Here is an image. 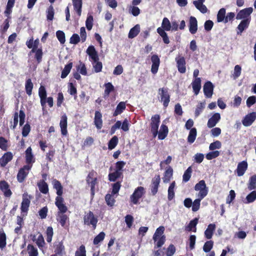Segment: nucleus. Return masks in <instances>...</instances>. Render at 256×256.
I'll return each instance as SVG.
<instances>
[{
	"mask_svg": "<svg viewBox=\"0 0 256 256\" xmlns=\"http://www.w3.org/2000/svg\"><path fill=\"white\" fill-rule=\"evenodd\" d=\"M38 96L40 98V102L42 109L44 110L46 107V104L48 103L50 108L54 106V99L52 96L46 97L47 93L45 87L40 86L38 89Z\"/></svg>",
	"mask_w": 256,
	"mask_h": 256,
	"instance_id": "nucleus-1",
	"label": "nucleus"
},
{
	"mask_svg": "<svg viewBox=\"0 0 256 256\" xmlns=\"http://www.w3.org/2000/svg\"><path fill=\"white\" fill-rule=\"evenodd\" d=\"M62 207L56 206L58 210L56 216V220L62 227L66 228L68 226V224L66 225V223L68 224L69 222V218L65 214L68 210V208L65 203H62Z\"/></svg>",
	"mask_w": 256,
	"mask_h": 256,
	"instance_id": "nucleus-2",
	"label": "nucleus"
},
{
	"mask_svg": "<svg viewBox=\"0 0 256 256\" xmlns=\"http://www.w3.org/2000/svg\"><path fill=\"white\" fill-rule=\"evenodd\" d=\"M53 187L56 190L58 196L55 199V205L58 207H62V204L64 203V200L62 196L63 194V187L60 182L56 179L52 180Z\"/></svg>",
	"mask_w": 256,
	"mask_h": 256,
	"instance_id": "nucleus-3",
	"label": "nucleus"
},
{
	"mask_svg": "<svg viewBox=\"0 0 256 256\" xmlns=\"http://www.w3.org/2000/svg\"><path fill=\"white\" fill-rule=\"evenodd\" d=\"M164 228L160 226L156 230L154 236L153 240L156 242L155 248H160L166 242V236L164 235Z\"/></svg>",
	"mask_w": 256,
	"mask_h": 256,
	"instance_id": "nucleus-4",
	"label": "nucleus"
},
{
	"mask_svg": "<svg viewBox=\"0 0 256 256\" xmlns=\"http://www.w3.org/2000/svg\"><path fill=\"white\" fill-rule=\"evenodd\" d=\"M98 219L94 212L88 211L84 217V224L88 226H92L93 230L96 228Z\"/></svg>",
	"mask_w": 256,
	"mask_h": 256,
	"instance_id": "nucleus-5",
	"label": "nucleus"
},
{
	"mask_svg": "<svg viewBox=\"0 0 256 256\" xmlns=\"http://www.w3.org/2000/svg\"><path fill=\"white\" fill-rule=\"evenodd\" d=\"M160 96V100L162 102L164 106L166 108L168 106L170 102V95L167 88H160L158 90Z\"/></svg>",
	"mask_w": 256,
	"mask_h": 256,
	"instance_id": "nucleus-6",
	"label": "nucleus"
},
{
	"mask_svg": "<svg viewBox=\"0 0 256 256\" xmlns=\"http://www.w3.org/2000/svg\"><path fill=\"white\" fill-rule=\"evenodd\" d=\"M160 123V116L159 114H156L152 116L150 126L151 132L154 138L158 135Z\"/></svg>",
	"mask_w": 256,
	"mask_h": 256,
	"instance_id": "nucleus-7",
	"label": "nucleus"
},
{
	"mask_svg": "<svg viewBox=\"0 0 256 256\" xmlns=\"http://www.w3.org/2000/svg\"><path fill=\"white\" fill-rule=\"evenodd\" d=\"M144 194V188L142 186H138L130 196L131 202L134 204H138L139 200L142 197Z\"/></svg>",
	"mask_w": 256,
	"mask_h": 256,
	"instance_id": "nucleus-8",
	"label": "nucleus"
},
{
	"mask_svg": "<svg viewBox=\"0 0 256 256\" xmlns=\"http://www.w3.org/2000/svg\"><path fill=\"white\" fill-rule=\"evenodd\" d=\"M194 190L199 191L198 196L204 198L208 193V188L206 187L205 181L204 180H200L194 186Z\"/></svg>",
	"mask_w": 256,
	"mask_h": 256,
	"instance_id": "nucleus-9",
	"label": "nucleus"
},
{
	"mask_svg": "<svg viewBox=\"0 0 256 256\" xmlns=\"http://www.w3.org/2000/svg\"><path fill=\"white\" fill-rule=\"evenodd\" d=\"M175 61L178 70L180 74H184L186 72V61L185 58L182 54H178L176 58Z\"/></svg>",
	"mask_w": 256,
	"mask_h": 256,
	"instance_id": "nucleus-10",
	"label": "nucleus"
},
{
	"mask_svg": "<svg viewBox=\"0 0 256 256\" xmlns=\"http://www.w3.org/2000/svg\"><path fill=\"white\" fill-rule=\"evenodd\" d=\"M32 198L31 195L28 194L27 192H24L22 194V200L20 206L22 212H27L30 204V200Z\"/></svg>",
	"mask_w": 256,
	"mask_h": 256,
	"instance_id": "nucleus-11",
	"label": "nucleus"
},
{
	"mask_svg": "<svg viewBox=\"0 0 256 256\" xmlns=\"http://www.w3.org/2000/svg\"><path fill=\"white\" fill-rule=\"evenodd\" d=\"M31 168L30 166L24 165L20 169L17 174V180L19 182H22L24 180Z\"/></svg>",
	"mask_w": 256,
	"mask_h": 256,
	"instance_id": "nucleus-12",
	"label": "nucleus"
},
{
	"mask_svg": "<svg viewBox=\"0 0 256 256\" xmlns=\"http://www.w3.org/2000/svg\"><path fill=\"white\" fill-rule=\"evenodd\" d=\"M160 177L159 174L156 175L152 180V183L150 185V189L151 194L152 196H155L158 190L160 184Z\"/></svg>",
	"mask_w": 256,
	"mask_h": 256,
	"instance_id": "nucleus-13",
	"label": "nucleus"
},
{
	"mask_svg": "<svg viewBox=\"0 0 256 256\" xmlns=\"http://www.w3.org/2000/svg\"><path fill=\"white\" fill-rule=\"evenodd\" d=\"M0 190L3 192L5 197L10 198L12 195V192L8 182L4 180L0 181Z\"/></svg>",
	"mask_w": 256,
	"mask_h": 256,
	"instance_id": "nucleus-14",
	"label": "nucleus"
},
{
	"mask_svg": "<svg viewBox=\"0 0 256 256\" xmlns=\"http://www.w3.org/2000/svg\"><path fill=\"white\" fill-rule=\"evenodd\" d=\"M214 86L210 81H207L205 82L203 86L204 94L206 98H210L212 96Z\"/></svg>",
	"mask_w": 256,
	"mask_h": 256,
	"instance_id": "nucleus-15",
	"label": "nucleus"
},
{
	"mask_svg": "<svg viewBox=\"0 0 256 256\" xmlns=\"http://www.w3.org/2000/svg\"><path fill=\"white\" fill-rule=\"evenodd\" d=\"M252 11V8H245L240 10L236 14V18L237 20H244L250 18V15Z\"/></svg>",
	"mask_w": 256,
	"mask_h": 256,
	"instance_id": "nucleus-16",
	"label": "nucleus"
},
{
	"mask_svg": "<svg viewBox=\"0 0 256 256\" xmlns=\"http://www.w3.org/2000/svg\"><path fill=\"white\" fill-rule=\"evenodd\" d=\"M256 119V112H252L246 114L242 120V124L245 126L252 125Z\"/></svg>",
	"mask_w": 256,
	"mask_h": 256,
	"instance_id": "nucleus-17",
	"label": "nucleus"
},
{
	"mask_svg": "<svg viewBox=\"0 0 256 256\" xmlns=\"http://www.w3.org/2000/svg\"><path fill=\"white\" fill-rule=\"evenodd\" d=\"M248 168V164L246 160H243L241 162H240L238 164L237 168L236 170V173L238 176H242L247 170Z\"/></svg>",
	"mask_w": 256,
	"mask_h": 256,
	"instance_id": "nucleus-18",
	"label": "nucleus"
},
{
	"mask_svg": "<svg viewBox=\"0 0 256 256\" xmlns=\"http://www.w3.org/2000/svg\"><path fill=\"white\" fill-rule=\"evenodd\" d=\"M152 65L151 72L153 74L157 73L160 64V59L157 54H153L151 57Z\"/></svg>",
	"mask_w": 256,
	"mask_h": 256,
	"instance_id": "nucleus-19",
	"label": "nucleus"
},
{
	"mask_svg": "<svg viewBox=\"0 0 256 256\" xmlns=\"http://www.w3.org/2000/svg\"><path fill=\"white\" fill-rule=\"evenodd\" d=\"M25 153L26 165L30 166L31 168H32V164L35 162V158L32 153V149L30 146L27 148Z\"/></svg>",
	"mask_w": 256,
	"mask_h": 256,
	"instance_id": "nucleus-20",
	"label": "nucleus"
},
{
	"mask_svg": "<svg viewBox=\"0 0 256 256\" xmlns=\"http://www.w3.org/2000/svg\"><path fill=\"white\" fill-rule=\"evenodd\" d=\"M67 121L68 118L66 115V114H63L60 118V122L61 133L62 136H66L68 134Z\"/></svg>",
	"mask_w": 256,
	"mask_h": 256,
	"instance_id": "nucleus-21",
	"label": "nucleus"
},
{
	"mask_svg": "<svg viewBox=\"0 0 256 256\" xmlns=\"http://www.w3.org/2000/svg\"><path fill=\"white\" fill-rule=\"evenodd\" d=\"M96 172L94 171V170H92L90 171L86 178V183L90 185V189H95V186L98 184V178H94V179H92V180H90V178L92 177V176H96Z\"/></svg>",
	"mask_w": 256,
	"mask_h": 256,
	"instance_id": "nucleus-22",
	"label": "nucleus"
},
{
	"mask_svg": "<svg viewBox=\"0 0 256 256\" xmlns=\"http://www.w3.org/2000/svg\"><path fill=\"white\" fill-rule=\"evenodd\" d=\"M220 115L219 113L214 114L210 118L207 123V126L208 128H214L220 120Z\"/></svg>",
	"mask_w": 256,
	"mask_h": 256,
	"instance_id": "nucleus-23",
	"label": "nucleus"
},
{
	"mask_svg": "<svg viewBox=\"0 0 256 256\" xmlns=\"http://www.w3.org/2000/svg\"><path fill=\"white\" fill-rule=\"evenodd\" d=\"M251 20V18H246L244 20H242L240 24L238 25L237 27L238 31L237 34H240L246 28H247L250 24Z\"/></svg>",
	"mask_w": 256,
	"mask_h": 256,
	"instance_id": "nucleus-24",
	"label": "nucleus"
},
{
	"mask_svg": "<svg viewBox=\"0 0 256 256\" xmlns=\"http://www.w3.org/2000/svg\"><path fill=\"white\" fill-rule=\"evenodd\" d=\"M189 31L194 34H195L198 30V21L196 18L194 16H190L189 21Z\"/></svg>",
	"mask_w": 256,
	"mask_h": 256,
	"instance_id": "nucleus-25",
	"label": "nucleus"
},
{
	"mask_svg": "<svg viewBox=\"0 0 256 256\" xmlns=\"http://www.w3.org/2000/svg\"><path fill=\"white\" fill-rule=\"evenodd\" d=\"M13 156L10 152H8L4 154L0 159V165L2 167H4L7 164L12 160Z\"/></svg>",
	"mask_w": 256,
	"mask_h": 256,
	"instance_id": "nucleus-26",
	"label": "nucleus"
},
{
	"mask_svg": "<svg viewBox=\"0 0 256 256\" xmlns=\"http://www.w3.org/2000/svg\"><path fill=\"white\" fill-rule=\"evenodd\" d=\"M94 124L96 128L100 130L102 128V114L98 110L95 112L94 118Z\"/></svg>",
	"mask_w": 256,
	"mask_h": 256,
	"instance_id": "nucleus-27",
	"label": "nucleus"
},
{
	"mask_svg": "<svg viewBox=\"0 0 256 256\" xmlns=\"http://www.w3.org/2000/svg\"><path fill=\"white\" fill-rule=\"evenodd\" d=\"M86 53L94 62L99 60L98 52L94 46H89L86 50Z\"/></svg>",
	"mask_w": 256,
	"mask_h": 256,
	"instance_id": "nucleus-28",
	"label": "nucleus"
},
{
	"mask_svg": "<svg viewBox=\"0 0 256 256\" xmlns=\"http://www.w3.org/2000/svg\"><path fill=\"white\" fill-rule=\"evenodd\" d=\"M86 53L94 62L99 60L98 52L94 46H89L86 50Z\"/></svg>",
	"mask_w": 256,
	"mask_h": 256,
	"instance_id": "nucleus-29",
	"label": "nucleus"
},
{
	"mask_svg": "<svg viewBox=\"0 0 256 256\" xmlns=\"http://www.w3.org/2000/svg\"><path fill=\"white\" fill-rule=\"evenodd\" d=\"M216 228L214 224H210L208 225L207 228L204 231V236L207 239H210Z\"/></svg>",
	"mask_w": 256,
	"mask_h": 256,
	"instance_id": "nucleus-30",
	"label": "nucleus"
},
{
	"mask_svg": "<svg viewBox=\"0 0 256 256\" xmlns=\"http://www.w3.org/2000/svg\"><path fill=\"white\" fill-rule=\"evenodd\" d=\"M192 87L194 92L196 96L198 95L201 88V79L200 78H196L192 82Z\"/></svg>",
	"mask_w": 256,
	"mask_h": 256,
	"instance_id": "nucleus-31",
	"label": "nucleus"
},
{
	"mask_svg": "<svg viewBox=\"0 0 256 256\" xmlns=\"http://www.w3.org/2000/svg\"><path fill=\"white\" fill-rule=\"evenodd\" d=\"M74 10L76 11L78 16H80L82 14V0H72Z\"/></svg>",
	"mask_w": 256,
	"mask_h": 256,
	"instance_id": "nucleus-32",
	"label": "nucleus"
},
{
	"mask_svg": "<svg viewBox=\"0 0 256 256\" xmlns=\"http://www.w3.org/2000/svg\"><path fill=\"white\" fill-rule=\"evenodd\" d=\"M168 126L165 124H162L160 130L158 132V138L160 140L164 139L168 134Z\"/></svg>",
	"mask_w": 256,
	"mask_h": 256,
	"instance_id": "nucleus-33",
	"label": "nucleus"
},
{
	"mask_svg": "<svg viewBox=\"0 0 256 256\" xmlns=\"http://www.w3.org/2000/svg\"><path fill=\"white\" fill-rule=\"evenodd\" d=\"M126 102H121L116 106V109L113 113V116H116L118 114H121L126 108Z\"/></svg>",
	"mask_w": 256,
	"mask_h": 256,
	"instance_id": "nucleus-34",
	"label": "nucleus"
},
{
	"mask_svg": "<svg viewBox=\"0 0 256 256\" xmlns=\"http://www.w3.org/2000/svg\"><path fill=\"white\" fill-rule=\"evenodd\" d=\"M38 186L40 191L43 194H47L48 193V184L44 180H40L38 183Z\"/></svg>",
	"mask_w": 256,
	"mask_h": 256,
	"instance_id": "nucleus-35",
	"label": "nucleus"
},
{
	"mask_svg": "<svg viewBox=\"0 0 256 256\" xmlns=\"http://www.w3.org/2000/svg\"><path fill=\"white\" fill-rule=\"evenodd\" d=\"M172 174H173V170L170 166H169L166 170V171L164 173V176L162 178L164 182V183L168 182L170 181L172 177Z\"/></svg>",
	"mask_w": 256,
	"mask_h": 256,
	"instance_id": "nucleus-36",
	"label": "nucleus"
},
{
	"mask_svg": "<svg viewBox=\"0 0 256 256\" xmlns=\"http://www.w3.org/2000/svg\"><path fill=\"white\" fill-rule=\"evenodd\" d=\"M73 64L71 62H69L68 63L64 66V70L62 72L61 78H66L70 72V70L72 67Z\"/></svg>",
	"mask_w": 256,
	"mask_h": 256,
	"instance_id": "nucleus-37",
	"label": "nucleus"
},
{
	"mask_svg": "<svg viewBox=\"0 0 256 256\" xmlns=\"http://www.w3.org/2000/svg\"><path fill=\"white\" fill-rule=\"evenodd\" d=\"M157 32L159 34V35L162 38V40L164 42L165 44H168L170 42L169 40V38L166 34V32L164 31V30L159 27L156 30Z\"/></svg>",
	"mask_w": 256,
	"mask_h": 256,
	"instance_id": "nucleus-38",
	"label": "nucleus"
},
{
	"mask_svg": "<svg viewBox=\"0 0 256 256\" xmlns=\"http://www.w3.org/2000/svg\"><path fill=\"white\" fill-rule=\"evenodd\" d=\"M34 88L33 83L30 78H28L26 81L25 90L26 94L28 96H30L32 94V90Z\"/></svg>",
	"mask_w": 256,
	"mask_h": 256,
	"instance_id": "nucleus-39",
	"label": "nucleus"
},
{
	"mask_svg": "<svg viewBox=\"0 0 256 256\" xmlns=\"http://www.w3.org/2000/svg\"><path fill=\"white\" fill-rule=\"evenodd\" d=\"M31 53H34V58L36 60L38 64L40 63L42 61L43 52L42 48L35 50L34 52H30V54Z\"/></svg>",
	"mask_w": 256,
	"mask_h": 256,
	"instance_id": "nucleus-40",
	"label": "nucleus"
},
{
	"mask_svg": "<svg viewBox=\"0 0 256 256\" xmlns=\"http://www.w3.org/2000/svg\"><path fill=\"white\" fill-rule=\"evenodd\" d=\"M140 32V26L138 24H136L130 30L128 36L130 38H134L138 35Z\"/></svg>",
	"mask_w": 256,
	"mask_h": 256,
	"instance_id": "nucleus-41",
	"label": "nucleus"
},
{
	"mask_svg": "<svg viewBox=\"0 0 256 256\" xmlns=\"http://www.w3.org/2000/svg\"><path fill=\"white\" fill-rule=\"evenodd\" d=\"M196 129L195 128H191L188 137V142L190 144H192L196 138Z\"/></svg>",
	"mask_w": 256,
	"mask_h": 256,
	"instance_id": "nucleus-42",
	"label": "nucleus"
},
{
	"mask_svg": "<svg viewBox=\"0 0 256 256\" xmlns=\"http://www.w3.org/2000/svg\"><path fill=\"white\" fill-rule=\"evenodd\" d=\"M248 188L249 190H252L256 188V174L250 178L248 184Z\"/></svg>",
	"mask_w": 256,
	"mask_h": 256,
	"instance_id": "nucleus-43",
	"label": "nucleus"
},
{
	"mask_svg": "<svg viewBox=\"0 0 256 256\" xmlns=\"http://www.w3.org/2000/svg\"><path fill=\"white\" fill-rule=\"evenodd\" d=\"M27 252L29 256H38V252L36 247L31 244L27 246Z\"/></svg>",
	"mask_w": 256,
	"mask_h": 256,
	"instance_id": "nucleus-44",
	"label": "nucleus"
},
{
	"mask_svg": "<svg viewBox=\"0 0 256 256\" xmlns=\"http://www.w3.org/2000/svg\"><path fill=\"white\" fill-rule=\"evenodd\" d=\"M175 185V182H173L170 184L168 187V198L169 200H172L174 198L175 194L174 188Z\"/></svg>",
	"mask_w": 256,
	"mask_h": 256,
	"instance_id": "nucleus-45",
	"label": "nucleus"
},
{
	"mask_svg": "<svg viewBox=\"0 0 256 256\" xmlns=\"http://www.w3.org/2000/svg\"><path fill=\"white\" fill-rule=\"evenodd\" d=\"M198 222V218H195L190 221L189 224L186 227V230L188 232L192 230V228H194L193 232H196V226Z\"/></svg>",
	"mask_w": 256,
	"mask_h": 256,
	"instance_id": "nucleus-46",
	"label": "nucleus"
},
{
	"mask_svg": "<svg viewBox=\"0 0 256 256\" xmlns=\"http://www.w3.org/2000/svg\"><path fill=\"white\" fill-rule=\"evenodd\" d=\"M226 10L224 8H222L218 10L217 14V22H224L226 16Z\"/></svg>",
	"mask_w": 256,
	"mask_h": 256,
	"instance_id": "nucleus-47",
	"label": "nucleus"
},
{
	"mask_svg": "<svg viewBox=\"0 0 256 256\" xmlns=\"http://www.w3.org/2000/svg\"><path fill=\"white\" fill-rule=\"evenodd\" d=\"M122 176H123L122 172H118L114 171L113 172L110 173L108 174V180L110 182H115L116 180L120 178Z\"/></svg>",
	"mask_w": 256,
	"mask_h": 256,
	"instance_id": "nucleus-48",
	"label": "nucleus"
},
{
	"mask_svg": "<svg viewBox=\"0 0 256 256\" xmlns=\"http://www.w3.org/2000/svg\"><path fill=\"white\" fill-rule=\"evenodd\" d=\"M204 2H198L196 0L193 2V4L196 8L198 10L202 13L205 14L208 11L206 6L203 4Z\"/></svg>",
	"mask_w": 256,
	"mask_h": 256,
	"instance_id": "nucleus-49",
	"label": "nucleus"
},
{
	"mask_svg": "<svg viewBox=\"0 0 256 256\" xmlns=\"http://www.w3.org/2000/svg\"><path fill=\"white\" fill-rule=\"evenodd\" d=\"M192 170L191 166H189L184 172L182 176V181L184 182H188L190 178Z\"/></svg>",
	"mask_w": 256,
	"mask_h": 256,
	"instance_id": "nucleus-50",
	"label": "nucleus"
},
{
	"mask_svg": "<svg viewBox=\"0 0 256 256\" xmlns=\"http://www.w3.org/2000/svg\"><path fill=\"white\" fill-rule=\"evenodd\" d=\"M8 147V141L5 138L0 136V148L3 151H6Z\"/></svg>",
	"mask_w": 256,
	"mask_h": 256,
	"instance_id": "nucleus-51",
	"label": "nucleus"
},
{
	"mask_svg": "<svg viewBox=\"0 0 256 256\" xmlns=\"http://www.w3.org/2000/svg\"><path fill=\"white\" fill-rule=\"evenodd\" d=\"M198 197V198L192 202V210L194 212L198 211L200 209V201L204 198L200 196Z\"/></svg>",
	"mask_w": 256,
	"mask_h": 256,
	"instance_id": "nucleus-52",
	"label": "nucleus"
},
{
	"mask_svg": "<svg viewBox=\"0 0 256 256\" xmlns=\"http://www.w3.org/2000/svg\"><path fill=\"white\" fill-rule=\"evenodd\" d=\"M113 195L114 194H108L105 196L106 202L107 205L110 207L112 206L116 202V200H114Z\"/></svg>",
	"mask_w": 256,
	"mask_h": 256,
	"instance_id": "nucleus-53",
	"label": "nucleus"
},
{
	"mask_svg": "<svg viewBox=\"0 0 256 256\" xmlns=\"http://www.w3.org/2000/svg\"><path fill=\"white\" fill-rule=\"evenodd\" d=\"M6 244V236L5 232L2 230L0 231V248L3 249Z\"/></svg>",
	"mask_w": 256,
	"mask_h": 256,
	"instance_id": "nucleus-54",
	"label": "nucleus"
},
{
	"mask_svg": "<svg viewBox=\"0 0 256 256\" xmlns=\"http://www.w3.org/2000/svg\"><path fill=\"white\" fill-rule=\"evenodd\" d=\"M160 28L164 30V31H169L171 30V24L167 18H163L162 27Z\"/></svg>",
	"mask_w": 256,
	"mask_h": 256,
	"instance_id": "nucleus-55",
	"label": "nucleus"
},
{
	"mask_svg": "<svg viewBox=\"0 0 256 256\" xmlns=\"http://www.w3.org/2000/svg\"><path fill=\"white\" fill-rule=\"evenodd\" d=\"M104 86L105 87L104 96H108L111 92L114 90V87L111 82L106 83Z\"/></svg>",
	"mask_w": 256,
	"mask_h": 256,
	"instance_id": "nucleus-56",
	"label": "nucleus"
},
{
	"mask_svg": "<svg viewBox=\"0 0 256 256\" xmlns=\"http://www.w3.org/2000/svg\"><path fill=\"white\" fill-rule=\"evenodd\" d=\"M68 92L70 94L74 96V99L76 98L77 90L74 85L72 82L68 84Z\"/></svg>",
	"mask_w": 256,
	"mask_h": 256,
	"instance_id": "nucleus-57",
	"label": "nucleus"
},
{
	"mask_svg": "<svg viewBox=\"0 0 256 256\" xmlns=\"http://www.w3.org/2000/svg\"><path fill=\"white\" fill-rule=\"evenodd\" d=\"M118 138L116 136H113L109 141L108 144V148L109 150L114 149L118 144Z\"/></svg>",
	"mask_w": 256,
	"mask_h": 256,
	"instance_id": "nucleus-58",
	"label": "nucleus"
},
{
	"mask_svg": "<svg viewBox=\"0 0 256 256\" xmlns=\"http://www.w3.org/2000/svg\"><path fill=\"white\" fill-rule=\"evenodd\" d=\"M205 107V102H200L196 106V108L194 112V116L196 117H198L200 116V114L202 113L203 110Z\"/></svg>",
	"mask_w": 256,
	"mask_h": 256,
	"instance_id": "nucleus-59",
	"label": "nucleus"
},
{
	"mask_svg": "<svg viewBox=\"0 0 256 256\" xmlns=\"http://www.w3.org/2000/svg\"><path fill=\"white\" fill-rule=\"evenodd\" d=\"M105 233L103 232H100L98 234L95 236L94 239L93 243L94 245L98 244L102 242L105 237Z\"/></svg>",
	"mask_w": 256,
	"mask_h": 256,
	"instance_id": "nucleus-60",
	"label": "nucleus"
},
{
	"mask_svg": "<svg viewBox=\"0 0 256 256\" xmlns=\"http://www.w3.org/2000/svg\"><path fill=\"white\" fill-rule=\"evenodd\" d=\"M53 234L54 232L52 228V226L48 227L46 230V240L48 242H51Z\"/></svg>",
	"mask_w": 256,
	"mask_h": 256,
	"instance_id": "nucleus-61",
	"label": "nucleus"
},
{
	"mask_svg": "<svg viewBox=\"0 0 256 256\" xmlns=\"http://www.w3.org/2000/svg\"><path fill=\"white\" fill-rule=\"evenodd\" d=\"M56 36L61 44H64L66 42L65 34L62 30H58L56 32Z\"/></svg>",
	"mask_w": 256,
	"mask_h": 256,
	"instance_id": "nucleus-62",
	"label": "nucleus"
},
{
	"mask_svg": "<svg viewBox=\"0 0 256 256\" xmlns=\"http://www.w3.org/2000/svg\"><path fill=\"white\" fill-rule=\"evenodd\" d=\"M248 203L254 202L256 200V190L250 192L246 197Z\"/></svg>",
	"mask_w": 256,
	"mask_h": 256,
	"instance_id": "nucleus-63",
	"label": "nucleus"
},
{
	"mask_svg": "<svg viewBox=\"0 0 256 256\" xmlns=\"http://www.w3.org/2000/svg\"><path fill=\"white\" fill-rule=\"evenodd\" d=\"M75 256H86V250L85 246L81 245L78 250L76 252Z\"/></svg>",
	"mask_w": 256,
	"mask_h": 256,
	"instance_id": "nucleus-64",
	"label": "nucleus"
}]
</instances>
